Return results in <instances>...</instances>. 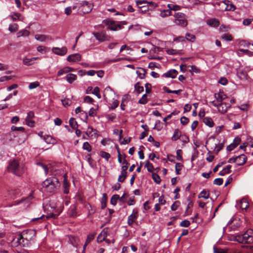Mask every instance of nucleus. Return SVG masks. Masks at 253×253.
I'll use <instances>...</instances> for the list:
<instances>
[{
    "label": "nucleus",
    "instance_id": "1",
    "mask_svg": "<svg viewBox=\"0 0 253 253\" xmlns=\"http://www.w3.org/2000/svg\"><path fill=\"white\" fill-rule=\"evenodd\" d=\"M60 186V183L56 177L47 178L42 183L44 191L49 193L54 192Z\"/></svg>",
    "mask_w": 253,
    "mask_h": 253
},
{
    "label": "nucleus",
    "instance_id": "2",
    "mask_svg": "<svg viewBox=\"0 0 253 253\" xmlns=\"http://www.w3.org/2000/svg\"><path fill=\"white\" fill-rule=\"evenodd\" d=\"M7 170L14 175L20 176L24 173L25 169L22 164H20L17 160H13L9 162Z\"/></svg>",
    "mask_w": 253,
    "mask_h": 253
},
{
    "label": "nucleus",
    "instance_id": "3",
    "mask_svg": "<svg viewBox=\"0 0 253 253\" xmlns=\"http://www.w3.org/2000/svg\"><path fill=\"white\" fill-rule=\"evenodd\" d=\"M93 8L91 3L86 1L77 2L73 6V10L77 9V13L82 15L90 12Z\"/></svg>",
    "mask_w": 253,
    "mask_h": 253
},
{
    "label": "nucleus",
    "instance_id": "4",
    "mask_svg": "<svg viewBox=\"0 0 253 253\" xmlns=\"http://www.w3.org/2000/svg\"><path fill=\"white\" fill-rule=\"evenodd\" d=\"M235 240L240 243H250L253 241V237L250 235L248 232H246L243 234L236 235Z\"/></svg>",
    "mask_w": 253,
    "mask_h": 253
},
{
    "label": "nucleus",
    "instance_id": "5",
    "mask_svg": "<svg viewBox=\"0 0 253 253\" xmlns=\"http://www.w3.org/2000/svg\"><path fill=\"white\" fill-rule=\"evenodd\" d=\"M103 23L107 26L108 29L111 30L116 31L122 28V25L120 22H116L109 19L104 20Z\"/></svg>",
    "mask_w": 253,
    "mask_h": 253
},
{
    "label": "nucleus",
    "instance_id": "6",
    "mask_svg": "<svg viewBox=\"0 0 253 253\" xmlns=\"http://www.w3.org/2000/svg\"><path fill=\"white\" fill-rule=\"evenodd\" d=\"M22 236L23 239L26 242V245L28 244L29 241L33 239L36 236V231L32 229H28L24 230L22 233H20Z\"/></svg>",
    "mask_w": 253,
    "mask_h": 253
},
{
    "label": "nucleus",
    "instance_id": "7",
    "mask_svg": "<svg viewBox=\"0 0 253 253\" xmlns=\"http://www.w3.org/2000/svg\"><path fill=\"white\" fill-rule=\"evenodd\" d=\"M26 242H25L24 239H23L22 236L20 233L17 234L12 241V245L15 247L19 245L25 246L26 245Z\"/></svg>",
    "mask_w": 253,
    "mask_h": 253
},
{
    "label": "nucleus",
    "instance_id": "8",
    "mask_svg": "<svg viewBox=\"0 0 253 253\" xmlns=\"http://www.w3.org/2000/svg\"><path fill=\"white\" fill-rule=\"evenodd\" d=\"M52 51L56 55L63 56L67 53V48L65 46H63L61 48L54 47L52 48Z\"/></svg>",
    "mask_w": 253,
    "mask_h": 253
},
{
    "label": "nucleus",
    "instance_id": "9",
    "mask_svg": "<svg viewBox=\"0 0 253 253\" xmlns=\"http://www.w3.org/2000/svg\"><path fill=\"white\" fill-rule=\"evenodd\" d=\"M231 107V105L225 102H220L217 107L218 111L221 114L226 113L228 110Z\"/></svg>",
    "mask_w": 253,
    "mask_h": 253
},
{
    "label": "nucleus",
    "instance_id": "10",
    "mask_svg": "<svg viewBox=\"0 0 253 253\" xmlns=\"http://www.w3.org/2000/svg\"><path fill=\"white\" fill-rule=\"evenodd\" d=\"M34 117V113L33 111H30L27 114V116L26 118V124L30 127L34 126L35 121L33 120V118Z\"/></svg>",
    "mask_w": 253,
    "mask_h": 253
},
{
    "label": "nucleus",
    "instance_id": "11",
    "mask_svg": "<svg viewBox=\"0 0 253 253\" xmlns=\"http://www.w3.org/2000/svg\"><path fill=\"white\" fill-rule=\"evenodd\" d=\"M81 55L79 53H75L69 55L67 60L69 62H77L81 60Z\"/></svg>",
    "mask_w": 253,
    "mask_h": 253
},
{
    "label": "nucleus",
    "instance_id": "12",
    "mask_svg": "<svg viewBox=\"0 0 253 253\" xmlns=\"http://www.w3.org/2000/svg\"><path fill=\"white\" fill-rule=\"evenodd\" d=\"M138 216V211L137 209H134L131 214L127 218V224L130 225L132 224Z\"/></svg>",
    "mask_w": 253,
    "mask_h": 253
},
{
    "label": "nucleus",
    "instance_id": "13",
    "mask_svg": "<svg viewBox=\"0 0 253 253\" xmlns=\"http://www.w3.org/2000/svg\"><path fill=\"white\" fill-rule=\"evenodd\" d=\"M178 74V71L175 69H171L164 73L163 75V77L165 78H175Z\"/></svg>",
    "mask_w": 253,
    "mask_h": 253
},
{
    "label": "nucleus",
    "instance_id": "14",
    "mask_svg": "<svg viewBox=\"0 0 253 253\" xmlns=\"http://www.w3.org/2000/svg\"><path fill=\"white\" fill-rule=\"evenodd\" d=\"M108 228H104L97 237V240L98 242H101L102 241L105 240V238L107 236Z\"/></svg>",
    "mask_w": 253,
    "mask_h": 253
},
{
    "label": "nucleus",
    "instance_id": "15",
    "mask_svg": "<svg viewBox=\"0 0 253 253\" xmlns=\"http://www.w3.org/2000/svg\"><path fill=\"white\" fill-rule=\"evenodd\" d=\"M247 157L244 154H241L236 157V164L238 166H242L247 162Z\"/></svg>",
    "mask_w": 253,
    "mask_h": 253
},
{
    "label": "nucleus",
    "instance_id": "16",
    "mask_svg": "<svg viewBox=\"0 0 253 253\" xmlns=\"http://www.w3.org/2000/svg\"><path fill=\"white\" fill-rule=\"evenodd\" d=\"M35 38L37 41H39L41 42H44L46 40H51L52 38L50 36L45 35H36L35 36Z\"/></svg>",
    "mask_w": 253,
    "mask_h": 253
},
{
    "label": "nucleus",
    "instance_id": "17",
    "mask_svg": "<svg viewBox=\"0 0 253 253\" xmlns=\"http://www.w3.org/2000/svg\"><path fill=\"white\" fill-rule=\"evenodd\" d=\"M94 36L95 37L96 39L100 42H103L106 40V36L104 33H97L94 32L93 33Z\"/></svg>",
    "mask_w": 253,
    "mask_h": 253
},
{
    "label": "nucleus",
    "instance_id": "18",
    "mask_svg": "<svg viewBox=\"0 0 253 253\" xmlns=\"http://www.w3.org/2000/svg\"><path fill=\"white\" fill-rule=\"evenodd\" d=\"M214 97L217 102H222L223 100L227 98V96L223 91H219L218 93L214 94Z\"/></svg>",
    "mask_w": 253,
    "mask_h": 253
},
{
    "label": "nucleus",
    "instance_id": "19",
    "mask_svg": "<svg viewBox=\"0 0 253 253\" xmlns=\"http://www.w3.org/2000/svg\"><path fill=\"white\" fill-rule=\"evenodd\" d=\"M207 24L211 27H216L219 25V22L216 18H211L207 20Z\"/></svg>",
    "mask_w": 253,
    "mask_h": 253
},
{
    "label": "nucleus",
    "instance_id": "20",
    "mask_svg": "<svg viewBox=\"0 0 253 253\" xmlns=\"http://www.w3.org/2000/svg\"><path fill=\"white\" fill-rule=\"evenodd\" d=\"M126 165L122 166V174H121V175H119V176L118 177L119 182H122L125 180L126 175Z\"/></svg>",
    "mask_w": 253,
    "mask_h": 253
},
{
    "label": "nucleus",
    "instance_id": "21",
    "mask_svg": "<svg viewBox=\"0 0 253 253\" xmlns=\"http://www.w3.org/2000/svg\"><path fill=\"white\" fill-rule=\"evenodd\" d=\"M122 131H123L122 130H119L117 129H115L113 130L114 133L115 134H116L118 136L120 143L123 144H126V140L125 138H124L123 141H122Z\"/></svg>",
    "mask_w": 253,
    "mask_h": 253
},
{
    "label": "nucleus",
    "instance_id": "22",
    "mask_svg": "<svg viewBox=\"0 0 253 253\" xmlns=\"http://www.w3.org/2000/svg\"><path fill=\"white\" fill-rule=\"evenodd\" d=\"M203 121L206 125L210 127H213L214 125L212 119L210 117H205Z\"/></svg>",
    "mask_w": 253,
    "mask_h": 253
},
{
    "label": "nucleus",
    "instance_id": "23",
    "mask_svg": "<svg viewBox=\"0 0 253 253\" xmlns=\"http://www.w3.org/2000/svg\"><path fill=\"white\" fill-rule=\"evenodd\" d=\"M43 139L47 144H54L56 143V140L50 135H45L43 137Z\"/></svg>",
    "mask_w": 253,
    "mask_h": 253
},
{
    "label": "nucleus",
    "instance_id": "24",
    "mask_svg": "<svg viewBox=\"0 0 253 253\" xmlns=\"http://www.w3.org/2000/svg\"><path fill=\"white\" fill-rule=\"evenodd\" d=\"M68 214L71 217H75L77 215L76 207L75 205H72L70 207L68 211Z\"/></svg>",
    "mask_w": 253,
    "mask_h": 253
},
{
    "label": "nucleus",
    "instance_id": "25",
    "mask_svg": "<svg viewBox=\"0 0 253 253\" xmlns=\"http://www.w3.org/2000/svg\"><path fill=\"white\" fill-rule=\"evenodd\" d=\"M174 22L176 25L182 27H185L187 25V21L185 19V18L180 19H175Z\"/></svg>",
    "mask_w": 253,
    "mask_h": 253
},
{
    "label": "nucleus",
    "instance_id": "26",
    "mask_svg": "<svg viewBox=\"0 0 253 253\" xmlns=\"http://www.w3.org/2000/svg\"><path fill=\"white\" fill-rule=\"evenodd\" d=\"M110 95L111 96H115V93L114 91L111 89V88L109 86L106 87L104 90V92L103 96L105 98H107V96Z\"/></svg>",
    "mask_w": 253,
    "mask_h": 253
},
{
    "label": "nucleus",
    "instance_id": "27",
    "mask_svg": "<svg viewBox=\"0 0 253 253\" xmlns=\"http://www.w3.org/2000/svg\"><path fill=\"white\" fill-rule=\"evenodd\" d=\"M66 77L67 81L69 84L73 83V82L74 81H75L77 78V76L76 75L73 74L72 73H69V74H67Z\"/></svg>",
    "mask_w": 253,
    "mask_h": 253
},
{
    "label": "nucleus",
    "instance_id": "28",
    "mask_svg": "<svg viewBox=\"0 0 253 253\" xmlns=\"http://www.w3.org/2000/svg\"><path fill=\"white\" fill-rule=\"evenodd\" d=\"M19 191L17 189H11L8 191V195L11 199H14L17 195H19Z\"/></svg>",
    "mask_w": 253,
    "mask_h": 253
},
{
    "label": "nucleus",
    "instance_id": "29",
    "mask_svg": "<svg viewBox=\"0 0 253 253\" xmlns=\"http://www.w3.org/2000/svg\"><path fill=\"white\" fill-rule=\"evenodd\" d=\"M181 135V132L180 130L178 129H175L174 130V133L171 137V140L173 141H176L180 138Z\"/></svg>",
    "mask_w": 253,
    "mask_h": 253
},
{
    "label": "nucleus",
    "instance_id": "30",
    "mask_svg": "<svg viewBox=\"0 0 253 253\" xmlns=\"http://www.w3.org/2000/svg\"><path fill=\"white\" fill-rule=\"evenodd\" d=\"M57 216H58V215H56V214H53V213H51V214H50L49 215L46 216H45L44 215H42L40 217H38V218H36L33 219L32 221H35V220H40V219H43L44 220L45 219H48L50 217L56 218Z\"/></svg>",
    "mask_w": 253,
    "mask_h": 253
},
{
    "label": "nucleus",
    "instance_id": "31",
    "mask_svg": "<svg viewBox=\"0 0 253 253\" xmlns=\"http://www.w3.org/2000/svg\"><path fill=\"white\" fill-rule=\"evenodd\" d=\"M239 206L241 209L246 210L249 206V203L246 199H242L240 201Z\"/></svg>",
    "mask_w": 253,
    "mask_h": 253
},
{
    "label": "nucleus",
    "instance_id": "32",
    "mask_svg": "<svg viewBox=\"0 0 253 253\" xmlns=\"http://www.w3.org/2000/svg\"><path fill=\"white\" fill-rule=\"evenodd\" d=\"M107 196L106 193H103L101 201V209H104L106 207Z\"/></svg>",
    "mask_w": 253,
    "mask_h": 253
},
{
    "label": "nucleus",
    "instance_id": "33",
    "mask_svg": "<svg viewBox=\"0 0 253 253\" xmlns=\"http://www.w3.org/2000/svg\"><path fill=\"white\" fill-rule=\"evenodd\" d=\"M118 161H119V162L120 164H122L123 166H124V165L126 166V163H125V162H126L125 155H124V156L123 157L119 150L118 151Z\"/></svg>",
    "mask_w": 253,
    "mask_h": 253
},
{
    "label": "nucleus",
    "instance_id": "34",
    "mask_svg": "<svg viewBox=\"0 0 253 253\" xmlns=\"http://www.w3.org/2000/svg\"><path fill=\"white\" fill-rule=\"evenodd\" d=\"M11 129L12 131H21L23 135H25V128L22 126H12Z\"/></svg>",
    "mask_w": 253,
    "mask_h": 253
},
{
    "label": "nucleus",
    "instance_id": "35",
    "mask_svg": "<svg viewBox=\"0 0 253 253\" xmlns=\"http://www.w3.org/2000/svg\"><path fill=\"white\" fill-rule=\"evenodd\" d=\"M225 4L227 5V6L225 8L226 10L234 11L236 9L235 6L229 1H227L225 2Z\"/></svg>",
    "mask_w": 253,
    "mask_h": 253
},
{
    "label": "nucleus",
    "instance_id": "36",
    "mask_svg": "<svg viewBox=\"0 0 253 253\" xmlns=\"http://www.w3.org/2000/svg\"><path fill=\"white\" fill-rule=\"evenodd\" d=\"M145 167L147 168L149 172H153L154 169V166L152 164H151L148 160L145 162Z\"/></svg>",
    "mask_w": 253,
    "mask_h": 253
},
{
    "label": "nucleus",
    "instance_id": "37",
    "mask_svg": "<svg viewBox=\"0 0 253 253\" xmlns=\"http://www.w3.org/2000/svg\"><path fill=\"white\" fill-rule=\"evenodd\" d=\"M30 35V32L27 30L20 31L17 33V37H28Z\"/></svg>",
    "mask_w": 253,
    "mask_h": 253
},
{
    "label": "nucleus",
    "instance_id": "38",
    "mask_svg": "<svg viewBox=\"0 0 253 253\" xmlns=\"http://www.w3.org/2000/svg\"><path fill=\"white\" fill-rule=\"evenodd\" d=\"M69 125L73 129H76L78 126L77 121L73 118L69 120Z\"/></svg>",
    "mask_w": 253,
    "mask_h": 253
},
{
    "label": "nucleus",
    "instance_id": "39",
    "mask_svg": "<svg viewBox=\"0 0 253 253\" xmlns=\"http://www.w3.org/2000/svg\"><path fill=\"white\" fill-rule=\"evenodd\" d=\"M185 38L187 41L191 42H194L196 40V37L195 36V35L189 33L186 34Z\"/></svg>",
    "mask_w": 253,
    "mask_h": 253
},
{
    "label": "nucleus",
    "instance_id": "40",
    "mask_svg": "<svg viewBox=\"0 0 253 253\" xmlns=\"http://www.w3.org/2000/svg\"><path fill=\"white\" fill-rule=\"evenodd\" d=\"M163 90L165 92L169 93H174V94H177L180 93L182 91V90H181V89L176 90H171L166 86L164 87Z\"/></svg>",
    "mask_w": 253,
    "mask_h": 253
},
{
    "label": "nucleus",
    "instance_id": "41",
    "mask_svg": "<svg viewBox=\"0 0 253 253\" xmlns=\"http://www.w3.org/2000/svg\"><path fill=\"white\" fill-rule=\"evenodd\" d=\"M118 199H119V195L115 194L113 195L110 200L111 204L113 205H116L118 202Z\"/></svg>",
    "mask_w": 253,
    "mask_h": 253
},
{
    "label": "nucleus",
    "instance_id": "42",
    "mask_svg": "<svg viewBox=\"0 0 253 253\" xmlns=\"http://www.w3.org/2000/svg\"><path fill=\"white\" fill-rule=\"evenodd\" d=\"M63 186L64 188V193L66 194H68L69 192V184L65 179L64 180Z\"/></svg>",
    "mask_w": 253,
    "mask_h": 253
},
{
    "label": "nucleus",
    "instance_id": "43",
    "mask_svg": "<svg viewBox=\"0 0 253 253\" xmlns=\"http://www.w3.org/2000/svg\"><path fill=\"white\" fill-rule=\"evenodd\" d=\"M171 14V11L169 9H165L161 11L160 16L162 17H165Z\"/></svg>",
    "mask_w": 253,
    "mask_h": 253
},
{
    "label": "nucleus",
    "instance_id": "44",
    "mask_svg": "<svg viewBox=\"0 0 253 253\" xmlns=\"http://www.w3.org/2000/svg\"><path fill=\"white\" fill-rule=\"evenodd\" d=\"M135 90L139 94L141 92L143 91L144 88L142 86L140 85L138 83H136L134 86Z\"/></svg>",
    "mask_w": 253,
    "mask_h": 253
},
{
    "label": "nucleus",
    "instance_id": "45",
    "mask_svg": "<svg viewBox=\"0 0 253 253\" xmlns=\"http://www.w3.org/2000/svg\"><path fill=\"white\" fill-rule=\"evenodd\" d=\"M83 149L86 150L87 152H90L92 150L91 146L88 142H85L84 143Z\"/></svg>",
    "mask_w": 253,
    "mask_h": 253
},
{
    "label": "nucleus",
    "instance_id": "46",
    "mask_svg": "<svg viewBox=\"0 0 253 253\" xmlns=\"http://www.w3.org/2000/svg\"><path fill=\"white\" fill-rule=\"evenodd\" d=\"M152 178L156 183H160L161 179L159 175H158L157 173H152Z\"/></svg>",
    "mask_w": 253,
    "mask_h": 253
},
{
    "label": "nucleus",
    "instance_id": "47",
    "mask_svg": "<svg viewBox=\"0 0 253 253\" xmlns=\"http://www.w3.org/2000/svg\"><path fill=\"white\" fill-rule=\"evenodd\" d=\"M168 7L169 8V9L173 10L174 11L179 10L181 8V7L178 5H173L172 4H169L168 5Z\"/></svg>",
    "mask_w": 253,
    "mask_h": 253
},
{
    "label": "nucleus",
    "instance_id": "48",
    "mask_svg": "<svg viewBox=\"0 0 253 253\" xmlns=\"http://www.w3.org/2000/svg\"><path fill=\"white\" fill-rule=\"evenodd\" d=\"M100 156L104 158L106 161H108L109 159L110 158V155L105 151H101L100 152Z\"/></svg>",
    "mask_w": 253,
    "mask_h": 253
},
{
    "label": "nucleus",
    "instance_id": "49",
    "mask_svg": "<svg viewBox=\"0 0 253 253\" xmlns=\"http://www.w3.org/2000/svg\"><path fill=\"white\" fill-rule=\"evenodd\" d=\"M126 202V193H124V194L121 196H119V199H118V202L120 203V205L123 206L125 204Z\"/></svg>",
    "mask_w": 253,
    "mask_h": 253
},
{
    "label": "nucleus",
    "instance_id": "50",
    "mask_svg": "<svg viewBox=\"0 0 253 253\" xmlns=\"http://www.w3.org/2000/svg\"><path fill=\"white\" fill-rule=\"evenodd\" d=\"M148 99L146 94H144L142 95V97L139 100L138 102L141 104H145L147 103Z\"/></svg>",
    "mask_w": 253,
    "mask_h": 253
},
{
    "label": "nucleus",
    "instance_id": "51",
    "mask_svg": "<svg viewBox=\"0 0 253 253\" xmlns=\"http://www.w3.org/2000/svg\"><path fill=\"white\" fill-rule=\"evenodd\" d=\"M18 29V25L17 24H10L9 26L8 30L10 31V32H14L17 30Z\"/></svg>",
    "mask_w": 253,
    "mask_h": 253
},
{
    "label": "nucleus",
    "instance_id": "52",
    "mask_svg": "<svg viewBox=\"0 0 253 253\" xmlns=\"http://www.w3.org/2000/svg\"><path fill=\"white\" fill-rule=\"evenodd\" d=\"M92 93L95 95L98 98H101V95L100 94V89L98 87L96 86L94 89Z\"/></svg>",
    "mask_w": 253,
    "mask_h": 253
},
{
    "label": "nucleus",
    "instance_id": "53",
    "mask_svg": "<svg viewBox=\"0 0 253 253\" xmlns=\"http://www.w3.org/2000/svg\"><path fill=\"white\" fill-rule=\"evenodd\" d=\"M46 49L47 48L45 46L42 45H39L37 47V51L42 54L46 52Z\"/></svg>",
    "mask_w": 253,
    "mask_h": 253
},
{
    "label": "nucleus",
    "instance_id": "54",
    "mask_svg": "<svg viewBox=\"0 0 253 253\" xmlns=\"http://www.w3.org/2000/svg\"><path fill=\"white\" fill-rule=\"evenodd\" d=\"M23 62L25 65H31L33 64V59L25 58L23 60Z\"/></svg>",
    "mask_w": 253,
    "mask_h": 253
},
{
    "label": "nucleus",
    "instance_id": "55",
    "mask_svg": "<svg viewBox=\"0 0 253 253\" xmlns=\"http://www.w3.org/2000/svg\"><path fill=\"white\" fill-rule=\"evenodd\" d=\"M209 197V195L207 193V192L203 190L201 192L199 195V198H203L205 199H208Z\"/></svg>",
    "mask_w": 253,
    "mask_h": 253
},
{
    "label": "nucleus",
    "instance_id": "56",
    "mask_svg": "<svg viewBox=\"0 0 253 253\" xmlns=\"http://www.w3.org/2000/svg\"><path fill=\"white\" fill-rule=\"evenodd\" d=\"M174 16L175 19H180L185 18V14L181 12L175 13Z\"/></svg>",
    "mask_w": 253,
    "mask_h": 253
},
{
    "label": "nucleus",
    "instance_id": "57",
    "mask_svg": "<svg viewBox=\"0 0 253 253\" xmlns=\"http://www.w3.org/2000/svg\"><path fill=\"white\" fill-rule=\"evenodd\" d=\"M240 51L241 52H243L245 54L248 55L249 56H253V52H252L250 49H240Z\"/></svg>",
    "mask_w": 253,
    "mask_h": 253
},
{
    "label": "nucleus",
    "instance_id": "58",
    "mask_svg": "<svg viewBox=\"0 0 253 253\" xmlns=\"http://www.w3.org/2000/svg\"><path fill=\"white\" fill-rule=\"evenodd\" d=\"M94 238V235L93 234H89L86 239V241L85 242V244L84 245V248L86 246L87 244L89 243L91 241H92Z\"/></svg>",
    "mask_w": 253,
    "mask_h": 253
},
{
    "label": "nucleus",
    "instance_id": "59",
    "mask_svg": "<svg viewBox=\"0 0 253 253\" xmlns=\"http://www.w3.org/2000/svg\"><path fill=\"white\" fill-rule=\"evenodd\" d=\"M167 53L169 55H176L179 53L178 50L173 49H168L166 50Z\"/></svg>",
    "mask_w": 253,
    "mask_h": 253
},
{
    "label": "nucleus",
    "instance_id": "60",
    "mask_svg": "<svg viewBox=\"0 0 253 253\" xmlns=\"http://www.w3.org/2000/svg\"><path fill=\"white\" fill-rule=\"evenodd\" d=\"M190 222L187 220L182 221L180 223V226L181 227H188L190 226Z\"/></svg>",
    "mask_w": 253,
    "mask_h": 253
},
{
    "label": "nucleus",
    "instance_id": "61",
    "mask_svg": "<svg viewBox=\"0 0 253 253\" xmlns=\"http://www.w3.org/2000/svg\"><path fill=\"white\" fill-rule=\"evenodd\" d=\"M182 166V165L180 163H176L175 164V169L177 174H179V171L181 169V168Z\"/></svg>",
    "mask_w": 253,
    "mask_h": 253
},
{
    "label": "nucleus",
    "instance_id": "62",
    "mask_svg": "<svg viewBox=\"0 0 253 253\" xmlns=\"http://www.w3.org/2000/svg\"><path fill=\"white\" fill-rule=\"evenodd\" d=\"M40 85L38 82H35L33 83H31L29 85V88L30 89H32L34 88H36Z\"/></svg>",
    "mask_w": 253,
    "mask_h": 253
},
{
    "label": "nucleus",
    "instance_id": "63",
    "mask_svg": "<svg viewBox=\"0 0 253 253\" xmlns=\"http://www.w3.org/2000/svg\"><path fill=\"white\" fill-rule=\"evenodd\" d=\"M189 121V119L185 116H183L180 118V123L184 126L187 125Z\"/></svg>",
    "mask_w": 253,
    "mask_h": 253
},
{
    "label": "nucleus",
    "instance_id": "64",
    "mask_svg": "<svg viewBox=\"0 0 253 253\" xmlns=\"http://www.w3.org/2000/svg\"><path fill=\"white\" fill-rule=\"evenodd\" d=\"M253 21V18L245 19L243 21V24L245 26L249 25Z\"/></svg>",
    "mask_w": 253,
    "mask_h": 253
}]
</instances>
